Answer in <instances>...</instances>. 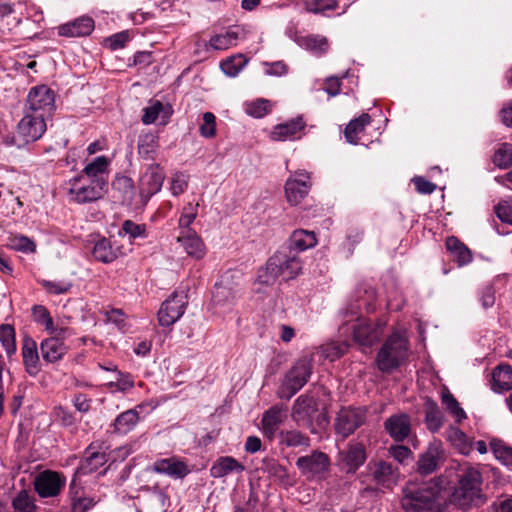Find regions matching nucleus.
<instances>
[{
    "instance_id": "nucleus-1",
    "label": "nucleus",
    "mask_w": 512,
    "mask_h": 512,
    "mask_svg": "<svg viewBox=\"0 0 512 512\" xmlns=\"http://www.w3.org/2000/svg\"><path fill=\"white\" fill-rule=\"evenodd\" d=\"M408 357V340L399 332L391 334L376 356V365L381 372L390 373Z\"/></svg>"
},
{
    "instance_id": "nucleus-2",
    "label": "nucleus",
    "mask_w": 512,
    "mask_h": 512,
    "mask_svg": "<svg viewBox=\"0 0 512 512\" xmlns=\"http://www.w3.org/2000/svg\"><path fill=\"white\" fill-rule=\"evenodd\" d=\"M66 185L70 200L78 204L98 201L108 192L107 179H90L87 176L78 175L69 180Z\"/></svg>"
},
{
    "instance_id": "nucleus-3",
    "label": "nucleus",
    "mask_w": 512,
    "mask_h": 512,
    "mask_svg": "<svg viewBox=\"0 0 512 512\" xmlns=\"http://www.w3.org/2000/svg\"><path fill=\"white\" fill-rule=\"evenodd\" d=\"M438 490L435 486L425 483L421 487L409 484L404 489L402 507L405 512H435Z\"/></svg>"
},
{
    "instance_id": "nucleus-4",
    "label": "nucleus",
    "mask_w": 512,
    "mask_h": 512,
    "mask_svg": "<svg viewBox=\"0 0 512 512\" xmlns=\"http://www.w3.org/2000/svg\"><path fill=\"white\" fill-rule=\"evenodd\" d=\"M311 373V360L307 357L299 359L286 374L277 391L278 397L287 400L292 398L307 383Z\"/></svg>"
},
{
    "instance_id": "nucleus-5",
    "label": "nucleus",
    "mask_w": 512,
    "mask_h": 512,
    "mask_svg": "<svg viewBox=\"0 0 512 512\" xmlns=\"http://www.w3.org/2000/svg\"><path fill=\"white\" fill-rule=\"evenodd\" d=\"M25 110L43 117H51L55 111V94L46 85L33 87L27 96Z\"/></svg>"
},
{
    "instance_id": "nucleus-6",
    "label": "nucleus",
    "mask_w": 512,
    "mask_h": 512,
    "mask_svg": "<svg viewBox=\"0 0 512 512\" xmlns=\"http://www.w3.org/2000/svg\"><path fill=\"white\" fill-rule=\"evenodd\" d=\"M330 458L321 451L299 457L296 466L307 480H322L330 469Z\"/></svg>"
},
{
    "instance_id": "nucleus-7",
    "label": "nucleus",
    "mask_w": 512,
    "mask_h": 512,
    "mask_svg": "<svg viewBox=\"0 0 512 512\" xmlns=\"http://www.w3.org/2000/svg\"><path fill=\"white\" fill-rule=\"evenodd\" d=\"M69 334L67 328L60 327L50 332V337L44 339L40 344V351L44 361L56 363L60 361L69 350L66 338Z\"/></svg>"
},
{
    "instance_id": "nucleus-8",
    "label": "nucleus",
    "mask_w": 512,
    "mask_h": 512,
    "mask_svg": "<svg viewBox=\"0 0 512 512\" xmlns=\"http://www.w3.org/2000/svg\"><path fill=\"white\" fill-rule=\"evenodd\" d=\"M66 484V477L63 473L44 470L39 472L33 480V487L40 498L57 497Z\"/></svg>"
},
{
    "instance_id": "nucleus-9",
    "label": "nucleus",
    "mask_w": 512,
    "mask_h": 512,
    "mask_svg": "<svg viewBox=\"0 0 512 512\" xmlns=\"http://www.w3.org/2000/svg\"><path fill=\"white\" fill-rule=\"evenodd\" d=\"M366 412V409L362 407L341 408L335 418V432L342 438H347L364 424L366 420Z\"/></svg>"
},
{
    "instance_id": "nucleus-10",
    "label": "nucleus",
    "mask_w": 512,
    "mask_h": 512,
    "mask_svg": "<svg viewBox=\"0 0 512 512\" xmlns=\"http://www.w3.org/2000/svg\"><path fill=\"white\" fill-rule=\"evenodd\" d=\"M187 304L188 298L184 292L172 293L158 311L159 324L166 327L173 325L184 314Z\"/></svg>"
},
{
    "instance_id": "nucleus-11",
    "label": "nucleus",
    "mask_w": 512,
    "mask_h": 512,
    "mask_svg": "<svg viewBox=\"0 0 512 512\" xmlns=\"http://www.w3.org/2000/svg\"><path fill=\"white\" fill-rule=\"evenodd\" d=\"M234 274H226L220 282L216 283L212 293V300L216 306L225 307L235 303L240 296V283L234 281Z\"/></svg>"
},
{
    "instance_id": "nucleus-12",
    "label": "nucleus",
    "mask_w": 512,
    "mask_h": 512,
    "mask_svg": "<svg viewBox=\"0 0 512 512\" xmlns=\"http://www.w3.org/2000/svg\"><path fill=\"white\" fill-rule=\"evenodd\" d=\"M316 400L307 395L299 396L292 407L291 417L298 426L310 429L311 433H316L313 426V417L317 413Z\"/></svg>"
},
{
    "instance_id": "nucleus-13",
    "label": "nucleus",
    "mask_w": 512,
    "mask_h": 512,
    "mask_svg": "<svg viewBox=\"0 0 512 512\" xmlns=\"http://www.w3.org/2000/svg\"><path fill=\"white\" fill-rule=\"evenodd\" d=\"M367 472L376 485L384 488H392L396 485L400 475L397 467L383 460L370 461Z\"/></svg>"
},
{
    "instance_id": "nucleus-14",
    "label": "nucleus",
    "mask_w": 512,
    "mask_h": 512,
    "mask_svg": "<svg viewBox=\"0 0 512 512\" xmlns=\"http://www.w3.org/2000/svg\"><path fill=\"white\" fill-rule=\"evenodd\" d=\"M45 118L25 110L23 118L17 126V134L25 143L34 142L46 131Z\"/></svg>"
},
{
    "instance_id": "nucleus-15",
    "label": "nucleus",
    "mask_w": 512,
    "mask_h": 512,
    "mask_svg": "<svg viewBox=\"0 0 512 512\" xmlns=\"http://www.w3.org/2000/svg\"><path fill=\"white\" fill-rule=\"evenodd\" d=\"M311 188L310 175L306 171H297L290 176L285 184L287 200L292 205H297L308 194Z\"/></svg>"
},
{
    "instance_id": "nucleus-16",
    "label": "nucleus",
    "mask_w": 512,
    "mask_h": 512,
    "mask_svg": "<svg viewBox=\"0 0 512 512\" xmlns=\"http://www.w3.org/2000/svg\"><path fill=\"white\" fill-rule=\"evenodd\" d=\"M486 500L482 488H466L457 485L451 495V502L462 510L480 507Z\"/></svg>"
},
{
    "instance_id": "nucleus-17",
    "label": "nucleus",
    "mask_w": 512,
    "mask_h": 512,
    "mask_svg": "<svg viewBox=\"0 0 512 512\" xmlns=\"http://www.w3.org/2000/svg\"><path fill=\"white\" fill-rule=\"evenodd\" d=\"M486 500L482 488H466L457 485L451 495V502L462 510L480 507Z\"/></svg>"
},
{
    "instance_id": "nucleus-18",
    "label": "nucleus",
    "mask_w": 512,
    "mask_h": 512,
    "mask_svg": "<svg viewBox=\"0 0 512 512\" xmlns=\"http://www.w3.org/2000/svg\"><path fill=\"white\" fill-rule=\"evenodd\" d=\"M384 332V324L380 322L373 323L368 320H358L353 325L354 340L362 346H371L377 342Z\"/></svg>"
},
{
    "instance_id": "nucleus-19",
    "label": "nucleus",
    "mask_w": 512,
    "mask_h": 512,
    "mask_svg": "<svg viewBox=\"0 0 512 512\" xmlns=\"http://www.w3.org/2000/svg\"><path fill=\"white\" fill-rule=\"evenodd\" d=\"M273 257L284 280L294 279L302 272V262L297 253L284 249L277 251Z\"/></svg>"
},
{
    "instance_id": "nucleus-20",
    "label": "nucleus",
    "mask_w": 512,
    "mask_h": 512,
    "mask_svg": "<svg viewBox=\"0 0 512 512\" xmlns=\"http://www.w3.org/2000/svg\"><path fill=\"white\" fill-rule=\"evenodd\" d=\"M338 456L348 473H355L367 458L364 444L355 441L349 442L347 448L340 451Z\"/></svg>"
},
{
    "instance_id": "nucleus-21",
    "label": "nucleus",
    "mask_w": 512,
    "mask_h": 512,
    "mask_svg": "<svg viewBox=\"0 0 512 512\" xmlns=\"http://www.w3.org/2000/svg\"><path fill=\"white\" fill-rule=\"evenodd\" d=\"M165 174L158 164L150 165L140 179V193L148 200L161 190Z\"/></svg>"
},
{
    "instance_id": "nucleus-22",
    "label": "nucleus",
    "mask_w": 512,
    "mask_h": 512,
    "mask_svg": "<svg viewBox=\"0 0 512 512\" xmlns=\"http://www.w3.org/2000/svg\"><path fill=\"white\" fill-rule=\"evenodd\" d=\"M286 418V407L283 405H273L263 413L261 419L263 434L269 439H274L279 426Z\"/></svg>"
},
{
    "instance_id": "nucleus-23",
    "label": "nucleus",
    "mask_w": 512,
    "mask_h": 512,
    "mask_svg": "<svg viewBox=\"0 0 512 512\" xmlns=\"http://www.w3.org/2000/svg\"><path fill=\"white\" fill-rule=\"evenodd\" d=\"M387 433L397 442L404 441L411 432L410 417L405 413L395 414L384 422Z\"/></svg>"
},
{
    "instance_id": "nucleus-24",
    "label": "nucleus",
    "mask_w": 512,
    "mask_h": 512,
    "mask_svg": "<svg viewBox=\"0 0 512 512\" xmlns=\"http://www.w3.org/2000/svg\"><path fill=\"white\" fill-rule=\"evenodd\" d=\"M177 242L182 246L187 255L195 260H200L206 255V246L201 237L193 230L183 231Z\"/></svg>"
},
{
    "instance_id": "nucleus-25",
    "label": "nucleus",
    "mask_w": 512,
    "mask_h": 512,
    "mask_svg": "<svg viewBox=\"0 0 512 512\" xmlns=\"http://www.w3.org/2000/svg\"><path fill=\"white\" fill-rule=\"evenodd\" d=\"M94 20L89 16H81L73 21L60 25L58 35L63 37H83L90 35L94 30Z\"/></svg>"
},
{
    "instance_id": "nucleus-26",
    "label": "nucleus",
    "mask_w": 512,
    "mask_h": 512,
    "mask_svg": "<svg viewBox=\"0 0 512 512\" xmlns=\"http://www.w3.org/2000/svg\"><path fill=\"white\" fill-rule=\"evenodd\" d=\"M305 123L301 118L293 119L287 123L276 125L270 133L273 141L294 140L300 137Z\"/></svg>"
},
{
    "instance_id": "nucleus-27",
    "label": "nucleus",
    "mask_w": 512,
    "mask_h": 512,
    "mask_svg": "<svg viewBox=\"0 0 512 512\" xmlns=\"http://www.w3.org/2000/svg\"><path fill=\"white\" fill-rule=\"evenodd\" d=\"M153 470L176 479L184 478L189 473L187 465L174 457L157 460L153 465Z\"/></svg>"
},
{
    "instance_id": "nucleus-28",
    "label": "nucleus",
    "mask_w": 512,
    "mask_h": 512,
    "mask_svg": "<svg viewBox=\"0 0 512 512\" xmlns=\"http://www.w3.org/2000/svg\"><path fill=\"white\" fill-rule=\"evenodd\" d=\"M92 254L97 261L102 263H111L118 257L124 255L121 247L114 246L111 240L101 238L96 241Z\"/></svg>"
},
{
    "instance_id": "nucleus-29",
    "label": "nucleus",
    "mask_w": 512,
    "mask_h": 512,
    "mask_svg": "<svg viewBox=\"0 0 512 512\" xmlns=\"http://www.w3.org/2000/svg\"><path fill=\"white\" fill-rule=\"evenodd\" d=\"M68 497L72 512H87L95 504L94 499L85 495L75 479L69 485Z\"/></svg>"
},
{
    "instance_id": "nucleus-30",
    "label": "nucleus",
    "mask_w": 512,
    "mask_h": 512,
    "mask_svg": "<svg viewBox=\"0 0 512 512\" xmlns=\"http://www.w3.org/2000/svg\"><path fill=\"white\" fill-rule=\"evenodd\" d=\"M22 357L26 371L30 375H36L40 371V359L36 342L26 336L22 344Z\"/></svg>"
},
{
    "instance_id": "nucleus-31",
    "label": "nucleus",
    "mask_w": 512,
    "mask_h": 512,
    "mask_svg": "<svg viewBox=\"0 0 512 512\" xmlns=\"http://www.w3.org/2000/svg\"><path fill=\"white\" fill-rule=\"evenodd\" d=\"M245 467L231 456L219 457L210 468V475L213 478H223L231 473H242Z\"/></svg>"
},
{
    "instance_id": "nucleus-32",
    "label": "nucleus",
    "mask_w": 512,
    "mask_h": 512,
    "mask_svg": "<svg viewBox=\"0 0 512 512\" xmlns=\"http://www.w3.org/2000/svg\"><path fill=\"white\" fill-rule=\"evenodd\" d=\"M457 485L462 487L482 488L483 477L478 466L468 462L463 463L458 470Z\"/></svg>"
},
{
    "instance_id": "nucleus-33",
    "label": "nucleus",
    "mask_w": 512,
    "mask_h": 512,
    "mask_svg": "<svg viewBox=\"0 0 512 512\" xmlns=\"http://www.w3.org/2000/svg\"><path fill=\"white\" fill-rule=\"evenodd\" d=\"M442 456L440 443H432L418 460V470L421 474H430L436 470Z\"/></svg>"
},
{
    "instance_id": "nucleus-34",
    "label": "nucleus",
    "mask_w": 512,
    "mask_h": 512,
    "mask_svg": "<svg viewBox=\"0 0 512 512\" xmlns=\"http://www.w3.org/2000/svg\"><path fill=\"white\" fill-rule=\"evenodd\" d=\"M316 244L317 239L314 232L298 229L291 234L287 249L298 254L299 252L313 248Z\"/></svg>"
},
{
    "instance_id": "nucleus-35",
    "label": "nucleus",
    "mask_w": 512,
    "mask_h": 512,
    "mask_svg": "<svg viewBox=\"0 0 512 512\" xmlns=\"http://www.w3.org/2000/svg\"><path fill=\"white\" fill-rule=\"evenodd\" d=\"M491 389L496 393L512 389V367L509 364H501L494 368Z\"/></svg>"
},
{
    "instance_id": "nucleus-36",
    "label": "nucleus",
    "mask_w": 512,
    "mask_h": 512,
    "mask_svg": "<svg viewBox=\"0 0 512 512\" xmlns=\"http://www.w3.org/2000/svg\"><path fill=\"white\" fill-rule=\"evenodd\" d=\"M446 437L460 454L468 456L473 451L472 440L459 428L450 426L446 431Z\"/></svg>"
},
{
    "instance_id": "nucleus-37",
    "label": "nucleus",
    "mask_w": 512,
    "mask_h": 512,
    "mask_svg": "<svg viewBox=\"0 0 512 512\" xmlns=\"http://www.w3.org/2000/svg\"><path fill=\"white\" fill-rule=\"evenodd\" d=\"M446 248L451 253L454 261L458 266L462 267L472 261V253L470 249L462 243L458 238L450 236L446 239Z\"/></svg>"
},
{
    "instance_id": "nucleus-38",
    "label": "nucleus",
    "mask_w": 512,
    "mask_h": 512,
    "mask_svg": "<svg viewBox=\"0 0 512 512\" xmlns=\"http://www.w3.org/2000/svg\"><path fill=\"white\" fill-rule=\"evenodd\" d=\"M425 423L431 432L435 433L440 430L444 423V414L438 407L437 403L431 399H427L424 405Z\"/></svg>"
},
{
    "instance_id": "nucleus-39",
    "label": "nucleus",
    "mask_w": 512,
    "mask_h": 512,
    "mask_svg": "<svg viewBox=\"0 0 512 512\" xmlns=\"http://www.w3.org/2000/svg\"><path fill=\"white\" fill-rule=\"evenodd\" d=\"M371 121V116L367 113H363L359 117L352 119L344 130L346 140L351 144H357L359 135L364 132L366 126L369 125Z\"/></svg>"
},
{
    "instance_id": "nucleus-40",
    "label": "nucleus",
    "mask_w": 512,
    "mask_h": 512,
    "mask_svg": "<svg viewBox=\"0 0 512 512\" xmlns=\"http://www.w3.org/2000/svg\"><path fill=\"white\" fill-rule=\"evenodd\" d=\"M299 44L306 50L318 55L326 53L329 49L328 39L322 35L310 34L304 36L300 38Z\"/></svg>"
},
{
    "instance_id": "nucleus-41",
    "label": "nucleus",
    "mask_w": 512,
    "mask_h": 512,
    "mask_svg": "<svg viewBox=\"0 0 512 512\" xmlns=\"http://www.w3.org/2000/svg\"><path fill=\"white\" fill-rule=\"evenodd\" d=\"M139 414L135 409H129L120 415L114 421V431L119 434H127L138 423Z\"/></svg>"
},
{
    "instance_id": "nucleus-42",
    "label": "nucleus",
    "mask_w": 512,
    "mask_h": 512,
    "mask_svg": "<svg viewBox=\"0 0 512 512\" xmlns=\"http://www.w3.org/2000/svg\"><path fill=\"white\" fill-rule=\"evenodd\" d=\"M108 165L109 163L105 156H98L84 167L80 176H87L90 179H107L105 173Z\"/></svg>"
},
{
    "instance_id": "nucleus-43",
    "label": "nucleus",
    "mask_w": 512,
    "mask_h": 512,
    "mask_svg": "<svg viewBox=\"0 0 512 512\" xmlns=\"http://www.w3.org/2000/svg\"><path fill=\"white\" fill-rule=\"evenodd\" d=\"M279 267L274 259L273 256H271L265 267L261 268L258 271L257 276V282L263 285H273L277 279L280 277Z\"/></svg>"
},
{
    "instance_id": "nucleus-44",
    "label": "nucleus",
    "mask_w": 512,
    "mask_h": 512,
    "mask_svg": "<svg viewBox=\"0 0 512 512\" xmlns=\"http://www.w3.org/2000/svg\"><path fill=\"white\" fill-rule=\"evenodd\" d=\"M490 449L495 458L504 466L512 467V447L504 441L493 438L490 441Z\"/></svg>"
},
{
    "instance_id": "nucleus-45",
    "label": "nucleus",
    "mask_w": 512,
    "mask_h": 512,
    "mask_svg": "<svg viewBox=\"0 0 512 512\" xmlns=\"http://www.w3.org/2000/svg\"><path fill=\"white\" fill-rule=\"evenodd\" d=\"M158 148V138L152 133H145L139 136L138 153L144 159H153Z\"/></svg>"
},
{
    "instance_id": "nucleus-46",
    "label": "nucleus",
    "mask_w": 512,
    "mask_h": 512,
    "mask_svg": "<svg viewBox=\"0 0 512 512\" xmlns=\"http://www.w3.org/2000/svg\"><path fill=\"white\" fill-rule=\"evenodd\" d=\"M7 247L12 250L19 251L25 254L34 253L36 251V244L29 237L21 234L10 235L7 238Z\"/></svg>"
},
{
    "instance_id": "nucleus-47",
    "label": "nucleus",
    "mask_w": 512,
    "mask_h": 512,
    "mask_svg": "<svg viewBox=\"0 0 512 512\" xmlns=\"http://www.w3.org/2000/svg\"><path fill=\"white\" fill-rule=\"evenodd\" d=\"M441 402L446 410L456 418L457 422H461L466 418L465 411L460 407L459 402L448 389L442 390Z\"/></svg>"
},
{
    "instance_id": "nucleus-48",
    "label": "nucleus",
    "mask_w": 512,
    "mask_h": 512,
    "mask_svg": "<svg viewBox=\"0 0 512 512\" xmlns=\"http://www.w3.org/2000/svg\"><path fill=\"white\" fill-rule=\"evenodd\" d=\"M280 443L287 447H299L310 445V439L297 430L281 431L279 433Z\"/></svg>"
},
{
    "instance_id": "nucleus-49",
    "label": "nucleus",
    "mask_w": 512,
    "mask_h": 512,
    "mask_svg": "<svg viewBox=\"0 0 512 512\" xmlns=\"http://www.w3.org/2000/svg\"><path fill=\"white\" fill-rule=\"evenodd\" d=\"M238 34L235 31H227L210 38L209 46L215 50H226L236 44Z\"/></svg>"
},
{
    "instance_id": "nucleus-50",
    "label": "nucleus",
    "mask_w": 512,
    "mask_h": 512,
    "mask_svg": "<svg viewBox=\"0 0 512 512\" xmlns=\"http://www.w3.org/2000/svg\"><path fill=\"white\" fill-rule=\"evenodd\" d=\"M32 315L34 321L40 325H43L45 327V330L48 331L49 333L60 328L54 326V322L49 311L47 310L46 307L42 305L33 306Z\"/></svg>"
},
{
    "instance_id": "nucleus-51",
    "label": "nucleus",
    "mask_w": 512,
    "mask_h": 512,
    "mask_svg": "<svg viewBox=\"0 0 512 512\" xmlns=\"http://www.w3.org/2000/svg\"><path fill=\"white\" fill-rule=\"evenodd\" d=\"M246 59L242 56L229 57L220 64L221 70L229 77H235L243 69Z\"/></svg>"
},
{
    "instance_id": "nucleus-52",
    "label": "nucleus",
    "mask_w": 512,
    "mask_h": 512,
    "mask_svg": "<svg viewBox=\"0 0 512 512\" xmlns=\"http://www.w3.org/2000/svg\"><path fill=\"white\" fill-rule=\"evenodd\" d=\"M13 512H34L36 505L33 497L23 490L12 501Z\"/></svg>"
},
{
    "instance_id": "nucleus-53",
    "label": "nucleus",
    "mask_w": 512,
    "mask_h": 512,
    "mask_svg": "<svg viewBox=\"0 0 512 512\" xmlns=\"http://www.w3.org/2000/svg\"><path fill=\"white\" fill-rule=\"evenodd\" d=\"M493 162L500 168L512 166V144L503 143L494 153Z\"/></svg>"
},
{
    "instance_id": "nucleus-54",
    "label": "nucleus",
    "mask_w": 512,
    "mask_h": 512,
    "mask_svg": "<svg viewBox=\"0 0 512 512\" xmlns=\"http://www.w3.org/2000/svg\"><path fill=\"white\" fill-rule=\"evenodd\" d=\"M245 111L250 116L262 118L271 111L270 102L266 99H257L246 104Z\"/></svg>"
},
{
    "instance_id": "nucleus-55",
    "label": "nucleus",
    "mask_w": 512,
    "mask_h": 512,
    "mask_svg": "<svg viewBox=\"0 0 512 512\" xmlns=\"http://www.w3.org/2000/svg\"><path fill=\"white\" fill-rule=\"evenodd\" d=\"M0 341L7 354H12L16 351L15 331L11 325L3 324L0 326Z\"/></svg>"
},
{
    "instance_id": "nucleus-56",
    "label": "nucleus",
    "mask_w": 512,
    "mask_h": 512,
    "mask_svg": "<svg viewBox=\"0 0 512 512\" xmlns=\"http://www.w3.org/2000/svg\"><path fill=\"white\" fill-rule=\"evenodd\" d=\"M108 385L118 391L126 392L134 387V380L129 374L118 371L115 380L110 381Z\"/></svg>"
},
{
    "instance_id": "nucleus-57",
    "label": "nucleus",
    "mask_w": 512,
    "mask_h": 512,
    "mask_svg": "<svg viewBox=\"0 0 512 512\" xmlns=\"http://www.w3.org/2000/svg\"><path fill=\"white\" fill-rule=\"evenodd\" d=\"M216 118L213 113L205 112L203 114V124L199 128L201 136L205 138L214 137L216 134Z\"/></svg>"
},
{
    "instance_id": "nucleus-58",
    "label": "nucleus",
    "mask_w": 512,
    "mask_h": 512,
    "mask_svg": "<svg viewBox=\"0 0 512 512\" xmlns=\"http://www.w3.org/2000/svg\"><path fill=\"white\" fill-rule=\"evenodd\" d=\"M338 7L337 0H313L309 4H307V11L319 14L328 10H335Z\"/></svg>"
},
{
    "instance_id": "nucleus-59",
    "label": "nucleus",
    "mask_w": 512,
    "mask_h": 512,
    "mask_svg": "<svg viewBox=\"0 0 512 512\" xmlns=\"http://www.w3.org/2000/svg\"><path fill=\"white\" fill-rule=\"evenodd\" d=\"M163 110H164V105L160 101H158V100L153 101L151 103V105L144 108L142 122L146 125L154 123L156 121V119L158 118L159 113Z\"/></svg>"
},
{
    "instance_id": "nucleus-60",
    "label": "nucleus",
    "mask_w": 512,
    "mask_h": 512,
    "mask_svg": "<svg viewBox=\"0 0 512 512\" xmlns=\"http://www.w3.org/2000/svg\"><path fill=\"white\" fill-rule=\"evenodd\" d=\"M112 188L121 192L124 198H130L133 192V182L127 176H119L112 182Z\"/></svg>"
},
{
    "instance_id": "nucleus-61",
    "label": "nucleus",
    "mask_w": 512,
    "mask_h": 512,
    "mask_svg": "<svg viewBox=\"0 0 512 512\" xmlns=\"http://www.w3.org/2000/svg\"><path fill=\"white\" fill-rule=\"evenodd\" d=\"M198 204L188 203L184 208L179 218V226L181 228H188L195 218L197 217Z\"/></svg>"
},
{
    "instance_id": "nucleus-62",
    "label": "nucleus",
    "mask_w": 512,
    "mask_h": 512,
    "mask_svg": "<svg viewBox=\"0 0 512 512\" xmlns=\"http://www.w3.org/2000/svg\"><path fill=\"white\" fill-rule=\"evenodd\" d=\"M121 230L129 235L130 238L135 239L137 237H145L146 227L142 224H136L132 220H125Z\"/></svg>"
},
{
    "instance_id": "nucleus-63",
    "label": "nucleus",
    "mask_w": 512,
    "mask_h": 512,
    "mask_svg": "<svg viewBox=\"0 0 512 512\" xmlns=\"http://www.w3.org/2000/svg\"><path fill=\"white\" fill-rule=\"evenodd\" d=\"M41 284L47 292L57 295L67 293L72 287L71 283L64 281L43 280Z\"/></svg>"
},
{
    "instance_id": "nucleus-64",
    "label": "nucleus",
    "mask_w": 512,
    "mask_h": 512,
    "mask_svg": "<svg viewBox=\"0 0 512 512\" xmlns=\"http://www.w3.org/2000/svg\"><path fill=\"white\" fill-rule=\"evenodd\" d=\"M495 212L502 222L512 224V199L500 202L495 207Z\"/></svg>"
}]
</instances>
